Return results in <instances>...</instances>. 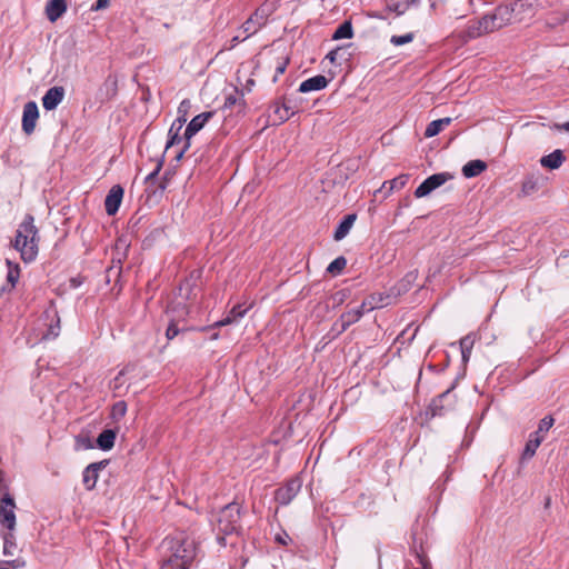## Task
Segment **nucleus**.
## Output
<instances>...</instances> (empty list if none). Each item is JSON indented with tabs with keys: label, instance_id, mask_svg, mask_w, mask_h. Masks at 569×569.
I'll list each match as a JSON object with an SVG mask.
<instances>
[{
	"label": "nucleus",
	"instance_id": "18",
	"mask_svg": "<svg viewBox=\"0 0 569 569\" xmlns=\"http://www.w3.org/2000/svg\"><path fill=\"white\" fill-rule=\"evenodd\" d=\"M186 112L182 116H179L171 124L169 132H168V140L166 143V151L169 150L174 144L180 143L183 138L179 136L180 130L182 129L183 124L186 123Z\"/></svg>",
	"mask_w": 569,
	"mask_h": 569
},
{
	"label": "nucleus",
	"instance_id": "56",
	"mask_svg": "<svg viewBox=\"0 0 569 569\" xmlns=\"http://www.w3.org/2000/svg\"><path fill=\"white\" fill-rule=\"evenodd\" d=\"M288 63H289V58H286V59H283L282 61H279V62H278V64H277V67H276V76H274V78H276L277 76H279V74L284 73V71H286V69H287Z\"/></svg>",
	"mask_w": 569,
	"mask_h": 569
},
{
	"label": "nucleus",
	"instance_id": "17",
	"mask_svg": "<svg viewBox=\"0 0 569 569\" xmlns=\"http://www.w3.org/2000/svg\"><path fill=\"white\" fill-rule=\"evenodd\" d=\"M247 311H248V308H244L242 305H236L231 308V310L229 311V313L227 315L226 318H223L219 321H216L212 326L203 327V328H201V330L206 331L211 328H219V327L230 325V323L237 321L238 319L243 318L246 316Z\"/></svg>",
	"mask_w": 569,
	"mask_h": 569
},
{
	"label": "nucleus",
	"instance_id": "24",
	"mask_svg": "<svg viewBox=\"0 0 569 569\" xmlns=\"http://www.w3.org/2000/svg\"><path fill=\"white\" fill-rule=\"evenodd\" d=\"M329 80L322 76L317 74L315 77H311L305 81L301 82L299 87L300 92H309V91H316L321 90L327 87Z\"/></svg>",
	"mask_w": 569,
	"mask_h": 569
},
{
	"label": "nucleus",
	"instance_id": "39",
	"mask_svg": "<svg viewBox=\"0 0 569 569\" xmlns=\"http://www.w3.org/2000/svg\"><path fill=\"white\" fill-rule=\"evenodd\" d=\"M100 93H106V98L109 99L117 93V79L112 76H108L102 86L100 87Z\"/></svg>",
	"mask_w": 569,
	"mask_h": 569
},
{
	"label": "nucleus",
	"instance_id": "62",
	"mask_svg": "<svg viewBox=\"0 0 569 569\" xmlns=\"http://www.w3.org/2000/svg\"><path fill=\"white\" fill-rule=\"evenodd\" d=\"M406 4H408V9L411 7V6H418L420 0H406L403 1Z\"/></svg>",
	"mask_w": 569,
	"mask_h": 569
},
{
	"label": "nucleus",
	"instance_id": "46",
	"mask_svg": "<svg viewBox=\"0 0 569 569\" xmlns=\"http://www.w3.org/2000/svg\"><path fill=\"white\" fill-rule=\"evenodd\" d=\"M538 190V182L533 178H528L522 182L521 191L525 196H529Z\"/></svg>",
	"mask_w": 569,
	"mask_h": 569
},
{
	"label": "nucleus",
	"instance_id": "34",
	"mask_svg": "<svg viewBox=\"0 0 569 569\" xmlns=\"http://www.w3.org/2000/svg\"><path fill=\"white\" fill-rule=\"evenodd\" d=\"M369 308L368 310H373L377 308H383L391 303V296L382 292L372 293L369 296Z\"/></svg>",
	"mask_w": 569,
	"mask_h": 569
},
{
	"label": "nucleus",
	"instance_id": "6",
	"mask_svg": "<svg viewBox=\"0 0 569 569\" xmlns=\"http://www.w3.org/2000/svg\"><path fill=\"white\" fill-rule=\"evenodd\" d=\"M493 31L492 21L488 19L487 14H483L480 18L470 19L466 27L458 32V38L466 43Z\"/></svg>",
	"mask_w": 569,
	"mask_h": 569
},
{
	"label": "nucleus",
	"instance_id": "63",
	"mask_svg": "<svg viewBox=\"0 0 569 569\" xmlns=\"http://www.w3.org/2000/svg\"><path fill=\"white\" fill-rule=\"evenodd\" d=\"M253 84H254V80L249 79V80L247 81V84H246V87L243 88V90H244V91H250V90H251V86H253Z\"/></svg>",
	"mask_w": 569,
	"mask_h": 569
},
{
	"label": "nucleus",
	"instance_id": "28",
	"mask_svg": "<svg viewBox=\"0 0 569 569\" xmlns=\"http://www.w3.org/2000/svg\"><path fill=\"white\" fill-rule=\"evenodd\" d=\"M409 179L410 174L401 173L389 181H385L382 189H386V196L390 194L393 190L402 189L408 183Z\"/></svg>",
	"mask_w": 569,
	"mask_h": 569
},
{
	"label": "nucleus",
	"instance_id": "52",
	"mask_svg": "<svg viewBox=\"0 0 569 569\" xmlns=\"http://www.w3.org/2000/svg\"><path fill=\"white\" fill-rule=\"evenodd\" d=\"M346 330H342L341 329V322L339 321V319L332 325L331 327V330H330V333H332V337L331 339H335L337 338L338 336H340L342 332H345Z\"/></svg>",
	"mask_w": 569,
	"mask_h": 569
},
{
	"label": "nucleus",
	"instance_id": "49",
	"mask_svg": "<svg viewBox=\"0 0 569 569\" xmlns=\"http://www.w3.org/2000/svg\"><path fill=\"white\" fill-rule=\"evenodd\" d=\"M163 161H164V159H163V156H162V157L160 158V160L158 161V163H157V166H156L154 170H153L152 172H150V173L146 177V182H149V181H151V180H153V179H156V178L158 177L159 172H160V171H161V169H162Z\"/></svg>",
	"mask_w": 569,
	"mask_h": 569
},
{
	"label": "nucleus",
	"instance_id": "58",
	"mask_svg": "<svg viewBox=\"0 0 569 569\" xmlns=\"http://www.w3.org/2000/svg\"><path fill=\"white\" fill-rule=\"evenodd\" d=\"M178 310L181 315H188V307L184 302H178L174 307H172V311Z\"/></svg>",
	"mask_w": 569,
	"mask_h": 569
},
{
	"label": "nucleus",
	"instance_id": "31",
	"mask_svg": "<svg viewBox=\"0 0 569 569\" xmlns=\"http://www.w3.org/2000/svg\"><path fill=\"white\" fill-rule=\"evenodd\" d=\"M459 345L461 351V360L466 366L471 357V350L475 345V337L472 335H467L460 339Z\"/></svg>",
	"mask_w": 569,
	"mask_h": 569
},
{
	"label": "nucleus",
	"instance_id": "60",
	"mask_svg": "<svg viewBox=\"0 0 569 569\" xmlns=\"http://www.w3.org/2000/svg\"><path fill=\"white\" fill-rule=\"evenodd\" d=\"M59 322H60V320L58 319V320H57V326H56V327L50 326V333H51L53 337H57V336L59 335V332L54 330L56 328H57V329H59Z\"/></svg>",
	"mask_w": 569,
	"mask_h": 569
},
{
	"label": "nucleus",
	"instance_id": "30",
	"mask_svg": "<svg viewBox=\"0 0 569 569\" xmlns=\"http://www.w3.org/2000/svg\"><path fill=\"white\" fill-rule=\"evenodd\" d=\"M244 90H239L237 87L232 88V92L226 94L223 107H233L239 104L240 107L247 106V101L243 99Z\"/></svg>",
	"mask_w": 569,
	"mask_h": 569
},
{
	"label": "nucleus",
	"instance_id": "20",
	"mask_svg": "<svg viewBox=\"0 0 569 569\" xmlns=\"http://www.w3.org/2000/svg\"><path fill=\"white\" fill-rule=\"evenodd\" d=\"M117 429H104L102 430L96 440V446L102 451H109L114 447Z\"/></svg>",
	"mask_w": 569,
	"mask_h": 569
},
{
	"label": "nucleus",
	"instance_id": "55",
	"mask_svg": "<svg viewBox=\"0 0 569 569\" xmlns=\"http://www.w3.org/2000/svg\"><path fill=\"white\" fill-rule=\"evenodd\" d=\"M6 563L9 565L12 569H19L26 566V561L22 558L6 561Z\"/></svg>",
	"mask_w": 569,
	"mask_h": 569
},
{
	"label": "nucleus",
	"instance_id": "3",
	"mask_svg": "<svg viewBox=\"0 0 569 569\" xmlns=\"http://www.w3.org/2000/svg\"><path fill=\"white\" fill-rule=\"evenodd\" d=\"M39 230L34 226V217L26 214L19 224L12 246L20 252V258L29 263L37 259L39 251Z\"/></svg>",
	"mask_w": 569,
	"mask_h": 569
},
{
	"label": "nucleus",
	"instance_id": "16",
	"mask_svg": "<svg viewBox=\"0 0 569 569\" xmlns=\"http://www.w3.org/2000/svg\"><path fill=\"white\" fill-rule=\"evenodd\" d=\"M351 296V289L349 288H342L340 290H337L329 296L326 297L323 300L325 310H335L342 306Z\"/></svg>",
	"mask_w": 569,
	"mask_h": 569
},
{
	"label": "nucleus",
	"instance_id": "47",
	"mask_svg": "<svg viewBox=\"0 0 569 569\" xmlns=\"http://www.w3.org/2000/svg\"><path fill=\"white\" fill-rule=\"evenodd\" d=\"M345 52H346V48H345V47H338V48H336V49L331 50V51L326 56V58H327L331 63H337L339 58H343Z\"/></svg>",
	"mask_w": 569,
	"mask_h": 569
},
{
	"label": "nucleus",
	"instance_id": "9",
	"mask_svg": "<svg viewBox=\"0 0 569 569\" xmlns=\"http://www.w3.org/2000/svg\"><path fill=\"white\" fill-rule=\"evenodd\" d=\"M201 277V270H192L179 284L178 295L183 301H190L196 298L194 289Z\"/></svg>",
	"mask_w": 569,
	"mask_h": 569
},
{
	"label": "nucleus",
	"instance_id": "35",
	"mask_svg": "<svg viewBox=\"0 0 569 569\" xmlns=\"http://www.w3.org/2000/svg\"><path fill=\"white\" fill-rule=\"evenodd\" d=\"M352 37V23L350 20H346L335 30L332 34V40L351 39Z\"/></svg>",
	"mask_w": 569,
	"mask_h": 569
},
{
	"label": "nucleus",
	"instance_id": "5",
	"mask_svg": "<svg viewBox=\"0 0 569 569\" xmlns=\"http://www.w3.org/2000/svg\"><path fill=\"white\" fill-rule=\"evenodd\" d=\"M2 476L3 471L0 469V525L7 530L14 531L17 526L16 501Z\"/></svg>",
	"mask_w": 569,
	"mask_h": 569
},
{
	"label": "nucleus",
	"instance_id": "64",
	"mask_svg": "<svg viewBox=\"0 0 569 569\" xmlns=\"http://www.w3.org/2000/svg\"><path fill=\"white\" fill-rule=\"evenodd\" d=\"M558 128H559V129H562V130H565V131H567V132H569V121H568V122H565V123H563V124H561V126H558Z\"/></svg>",
	"mask_w": 569,
	"mask_h": 569
},
{
	"label": "nucleus",
	"instance_id": "25",
	"mask_svg": "<svg viewBox=\"0 0 569 569\" xmlns=\"http://www.w3.org/2000/svg\"><path fill=\"white\" fill-rule=\"evenodd\" d=\"M488 168L487 162L480 159L470 160L462 167V174L465 178L470 179L478 177Z\"/></svg>",
	"mask_w": 569,
	"mask_h": 569
},
{
	"label": "nucleus",
	"instance_id": "53",
	"mask_svg": "<svg viewBox=\"0 0 569 569\" xmlns=\"http://www.w3.org/2000/svg\"><path fill=\"white\" fill-rule=\"evenodd\" d=\"M110 4V0H97L94 4L91 6V11H99L108 8Z\"/></svg>",
	"mask_w": 569,
	"mask_h": 569
},
{
	"label": "nucleus",
	"instance_id": "29",
	"mask_svg": "<svg viewBox=\"0 0 569 569\" xmlns=\"http://www.w3.org/2000/svg\"><path fill=\"white\" fill-rule=\"evenodd\" d=\"M451 120H452L451 118L446 117V118H441V119L431 121L426 128L425 137L432 138V137L439 134L445 129L446 126L450 124Z\"/></svg>",
	"mask_w": 569,
	"mask_h": 569
},
{
	"label": "nucleus",
	"instance_id": "59",
	"mask_svg": "<svg viewBox=\"0 0 569 569\" xmlns=\"http://www.w3.org/2000/svg\"><path fill=\"white\" fill-rule=\"evenodd\" d=\"M368 308H369V299H366L362 301V303L358 308H356V310L362 311V316H363L366 311H369Z\"/></svg>",
	"mask_w": 569,
	"mask_h": 569
},
{
	"label": "nucleus",
	"instance_id": "7",
	"mask_svg": "<svg viewBox=\"0 0 569 569\" xmlns=\"http://www.w3.org/2000/svg\"><path fill=\"white\" fill-rule=\"evenodd\" d=\"M302 482L299 477L288 479L281 487L274 491V500L281 505H289L299 493Z\"/></svg>",
	"mask_w": 569,
	"mask_h": 569
},
{
	"label": "nucleus",
	"instance_id": "14",
	"mask_svg": "<svg viewBox=\"0 0 569 569\" xmlns=\"http://www.w3.org/2000/svg\"><path fill=\"white\" fill-rule=\"evenodd\" d=\"M214 113L216 111L210 110L194 116L184 130L183 140L191 141V138L206 126V123L214 116Z\"/></svg>",
	"mask_w": 569,
	"mask_h": 569
},
{
	"label": "nucleus",
	"instance_id": "40",
	"mask_svg": "<svg viewBox=\"0 0 569 569\" xmlns=\"http://www.w3.org/2000/svg\"><path fill=\"white\" fill-rule=\"evenodd\" d=\"M7 281L10 283L11 288H14L20 277V267L17 263H12L10 260H7Z\"/></svg>",
	"mask_w": 569,
	"mask_h": 569
},
{
	"label": "nucleus",
	"instance_id": "33",
	"mask_svg": "<svg viewBox=\"0 0 569 569\" xmlns=\"http://www.w3.org/2000/svg\"><path fill=\"white\" fill-rule=\"evenodd\" d=\"M408 10V4H406L403 1H395V0H388L387 7L385 9L386 14H381V19H387L388 14L393 12L396 17H400L405 14Z\"/></svg>",
	"mask_w": 569,
	"mask_h": 569
},
{
	"label": "nucleus",
	"instance_id": "50",
	"mask_svg": "<svg viewBox=\"0 0 569 569\" xmlns=\"http://www.w3.org/2000/svg\"><path fill=\"white\" fill-rule=\"evenodd\" d=\"M274 541L281 546H287L291 541V538L286 531H282L276 535Z\"/></svg>",
	"mask_w": 569,
	"mask_h": 569
},
{
	"label": "nucleus",
	"instance_id": "61",
	"mask_svg": "<svg viewBox=\"0 0 569 569\" xmlns=\"http://www.w3.org/2000/svg\"><path fill=\"white\" fill-rule=\"evenodd\" d=\"M80 284H81V281H80V280H78L77 278H71V280H70V286H71L72 288H78Z\"/></svg>",
	"mask_w": 569,
	"mask_h": 569
},
{
	"label": "nucleus",
	"instance_id": "12",
	"mask_svg": "<svg viewBox=\"0 0 569 569\" xmlns=\"http://www.w3.org/2000/svg\"><path fill=\"white\" fill-rule=\"evenodd\" d=\"M488 19L492 21V29L499 30L509 24L513 18V9L508 4H500L492 12L486 13Z\"/></svg>",
	"mask_w": 569,
	"mask_h": 569
},
{
	"label": "nucleus",
	"instance_id": "51",
	"mask_svg": "<svg viewBox=\"0 0 569 569\" xmlns=\"http://www.w3.org/2000/svg\"><path fill=\"white\" fill-rule=\"evenodd\" d=\"M448 366H449V360H447L446 363L440 365V366L433 365V363H429L427 366V370H429L431 372H435V373H441V372H443L448 368Z\"/></svg>",
	"mask_w": 569,
	"mask_h": 569
},
{
	"label": "nucleus",
	"instance_id": "43",
	"mask_svg": "<svg viewBox=\"0 0 569 569\" xmlns=\"http://www.w3.org/2000/svg\"><path fill=\"white\" fill-rule=\"evenodd\" d=\"M133 369H134L133 365L129 363V365L124 366L111 381V388L114 390L119 389L122 386V377L126 376L127 373L131 372Z\"/></svg>",
	"mask_w": 569,
	"mask_h": 569
},
{
	"label": "nucleus",
	"instance_id": "8",
	"mask_svg": "<svg viewBox=\"0 0 569 569\" xmlns=\"http://www.w3.org/2000/svg\"><path fill=\"white\" fill-rule=\"evenodd\" d=\"M453 176L449 172H439L429 176L425 179L415 190L416 198H423L429 196L433 190L445 184L448 180L452 179Z\"/></svg>",
	"mask_w": 569,
	"mask_h": 569
},
{
	"label": "nucleus",
	"instance_id": "23",
	"mask_svg": "<svg viewBox=\"0 0 569 569\" xmlns=\"http://www.w3.org/2000/svg\"><path fill=\"white\" fill-rule=\"evenodd\" d=\"M39 109H23L22 114V131L30 136L36 129V124L39 120Z\"/></svg>",
	"mask_w": 569,
	"mask_h": 569
},
{
	"label": "nucleus",
	"instance_id": "27",
	"mask_svg": "<svg viewBox=\"0 0 569 569\" xmlns=\"http://www.w3.org/2000/svg\"><path fill=\"white\" fill-rule=\"evenodd\" d=\"M411 551L416 558V561L420 566L419 568H412V569H431V562L423 549V546L421 542L418 546L416 538H413Z\"/></svg>",
	"mask_w": 569,
	"mask_h": 569
},
{
	"label": "nucleus",
	"instance_id": "1",
	"mask_svg": "<svg viewBox=\"0 0 569 569\" xmlns=\"http://www.w3.org/2000/svg\"><path fill=\"white\" fill-rule=\"evenodd\" d=\"M162 547L168 553L162 555L161 569H188L196 558V546L190 539H164Z\"/></svg>",
	"mask_w": 569,
	"mask_h": 569
},
{
	"label": "nucleus",
	"instance_id": "10",
	"mask_svg": "<svg viewBox=\"0 0 569 569\" xmlns=\"http://www.w3.org/2000/svg\"><path fill=\"white\" fill-rule=\"evenodd\" d=\"M290 110L291 109H268V111L259 118L258 122L262 123V129L270 126H280L296 114L295 111L290 112Z\"/></svg>",
	"mask_w": 569,
	"mask_h": 569
},
{
	"label": "nucleus",
	"instance_id": "45",
	"mask_svg": "<svg viewBox=\"0 0 569 569\" xmlns=\"http://www.w3.org/2000/svg\"><path fill=\"white\" fill-rule=\"evenodd\" d=\"M189 330V328H179L178 327V323L176 322L174 319H171L168 327H167V330H166V337L168 340H172L174 339L180 332H184Z\"/></svg>",
	"mask_w": 569,
	"mask_h": 569
},
{
	"label": "nucleus",
	"instance_id": "21",
	"mask_svg": "<svg viewBox=\"0 0 569 569\" xmlns=\"http://www.w3.org/2000/svg\"><path fill=\"white\" fill-rule=\"evenodd\" d=\"M357 220V213H348L346 214L341 221L338 223L335 232H333V239L336 241H340L343 238L347 237V234L350 232L355 221Z\"/></svg>",
	"mask_w": 569,
	"mask_h": 569
},
{
	"label": "nucleus",
	"instance_id": "38",
	"mask_svg": "<svg viewBox=\"0 0 569 569\" xmlns=\"http://www.w3.org/2000/svg\"><path fill=\"white\" fill-rule=\"evenodd\" d=\"M2 539H3V551H2L3 555L12 556L13 549L17 548L16 536H14L13 531L7 530L6 532H3Z\"/></svg>",
	"mask_w": 569,
	"mask_h": 569
},
{
	"label": "nucleus",
	"instance_id": "15",
	"mask_svg": "<svg viewBox=\"0 0 569 569\" xmlns=\"http://www.w3.org/2000/svg\"><path fill=\"white\" fill-rule=\"evenodd\" d=\"M124 190L120 184H114L104 199V210L108 216H114L122 202Z\"/></svg>",
	"mask_w": 569,
	"mask_h": 569
},
{
	"label": "nucleus",
	"instance_id": "19",
	"mask_svg": "<svg viewBox=\"0 0 569 569\" xmlns=\"http://www.w3.org/2000/svg\"><path fill=\"white\" fill-rule=\"evenodd\" d=\"M67 0H49L46 4V16L50 22H56L67 11Z\"/></svg>",
	"mask_w": 569,
	"mask_h": 569
},
{
	"label": "nucleus",
	"instance_id": "13",
	"mask_svg": "<svg viewBox=\"0 0 569 569\" xmlns=\"http://www.w3.org/2000/svg\"><path fill=\"white\" fill-rule=\"evenodd\" d=\"M109 465V460L92 462L82 471V483L87 490H93L99 478V471Z\"/></svg>",
	"mask_w": 569,
	"mask_h": 569
},
{
	"label": "nucleus",
	"instance_id": "48",
	"mask_svg": "<svg viewBox=\"0 0 569 569\" xmlns=\"http://www.w3.org/2000/svg\"><path fill=\"white\" fill-rule=\"evenodd\" d=\"M248 38L249 37H246V34L243 37L237 34L223 44L222 50H232L238 43L244 41Z\"/></svg>",
	"mask_w": 569,
	"mask_h": 569
},
{
	"label": "nucleus",
	"instance_id": "4",
	"mask_svg": "<svg viewBox=\"0 0 569 569\" xmlns=\"http://www.w3.org/2000/svg\"><path fill=\"white\" fill-rule=\"evenodd\" d=\"M463 376L465 371L462 372V375L457 376V378L443 392L431 399L430 403L428 405L425 411L427 420H431L436 417H443L448 412L455 410L457 403V396L453 393V390L458 386L459 379L462 378Z\"/></svg>",
	"mask_w": 569,
	"mask_h": 569
},
{
	"label": "nucleus",
	"instance_id": "54",
	"mask_svg": "<svg viewBox=\"0 0 569 569\" xmlns=\"http://www.w3.org/2000/svg\"><path fill=\"white\" fill-rule=\"evenodd\" d=\"M190 146H191V141L184 140L183 147L174 156V160L177 162H179L182 159L183 154L187 152V150L190 148Z\"/></svg>",
	"mask_w": 569,
	"mask_h": 569
},
{
	"label": "nucleus",
	"instance_id": "42",
	"mask_svg": "<svg viewBox=\"0 0 569 569\" xmlns=\"http://www.w3.org/2000/svg\"><path fill=\"white\" fill-rule=\"evenodd\" d=\"M126 413H127V403L123 400H120V401L113 403V406L111 407L110 417L113 420H120L121 418H123L126 416Z\"/></svg>",
	"mask_w": 569,
	"mask_h": 569
},
{
	"label": "nucleus",
	"instance_id": "2",
	"mask_svg": "<svg viewBox=\"0 0 569 569\" xmlns=\"http://www.w3.org/2000/svg\"><path fill=\"white\" fill-rule=\"evenodd\" d=\"M244 513L246 509L237 499L227 503L219 510L217 520V542L221 547L227 546V536H243L241 518Z\"/></svg>",
	"mask_w": 569,
	"mask_h": 569
},
{
	"label": "nucleus",
	"instance_id": "36",
	"mask_svg": "<svg viewBox=\"0 0 569 569\" xmlns=\"http://www.w3.org/2000/svg\"><path fill=\"white\" fill-rule=\"evenodd\" d=\"M542 442V439L541 438H533L531 436H529V439L525 446V449L522 451V455H521V459L522 460H529L531 459L535 455H536V451L538 449V447L541 445Z\"/></svg>",
	"mask_w": 569,
	"mask_h": 569
},
{
	"label": "nucleus",
	"instance_id": "41",
	"mask_svg": "<svg viewBox=\"0 0 569 569\" xmlns=\"http://www.w3.org/2000/svg\"><path fill=\"white\" fill-rule=\"evenodd\" d=\"M347 266V259L343 256L337 257L327 267V272L333 276L339 274Z\"/></svg>",
	"mask_w": 569,
	"mask_h": 569
},
{
	"label": "nucleus",
	"instance_id": "22",
	"mask_svg": "<svg viewBox=\"0 0 569 569\" xmlns=\"http://www.w3.org/2000/svg\"><path fill=\"white\" fill-rule=\"evenodd\" d=\"M566 161V156L562 150L556 149L551 153L543 156L540 159V163L543 168H548L550 170H556L561 167V164Z\"/></svg>",
	"mask_w": 569,
	"mask_h": 569
},
{
	"label": "nucleus",
	"instance_id": "57",
	"mask_svg": "<svg viewBox=\"0 0 569 569\" xmlns=\"http://www.w3.org/2000/svg\"><path fill=\"white\" fill-rule=\"evenodd\" d=\"M171 176H172V171L171 170H166L164 171L163 177L161 179V182L159 184V188L161 190H164L167 188V183L170 180Z\"/></svg>",
	"mask_w": 569,
	"mask_h": 569
},
{
	"label": "nucleus",
	"instance_id": "32",
	"mask_svg": "<svg viewBox=\"0 0 569 569\" xmlns=\"http://www.w3.org/2000/svg\"><path fill=\"white\" fill-rule=\"evenodd\" d=\"M362 318V311L351 309L340 315L339 321L341 329L347 330L351 325L358 322Z\"/></svg>",
	"mask_w": 569,
	"mask_h": 569
},
{
	"label": "nucleus",
	"instance_id": "37",
	"mask_svg": "<svg viewBox=\"0 0 569 569\" xmlns=\"http://www.w3.org/2000/svg\"><path fill=\"white\" fill-rule=\"evenodd\" d=\"M555 419L551 416L543 417L538 425V429L530 433L531 437L541 438L542 441L545 440L546 433L550 430V428L553 426Z\"/></svg>",
	"mask_w": 569,
	"mask_h": 569
},
{
	"label": "nucleus",
	"instance_id": "44",
	"mask_svg": "<svg viewBox=\"0 0 569 569\" xmlns=\"http://www.w3.org/2000/svg\"><path fill=\"white\" fill-rule=\"evenodd\" d=\"M413 39H415L413 32H408V33L401 34V36L393 34L390 38V43L396 47H399V46H403V44L412 42Z\"/></svg>",
	"mask_w": 569,
	"mask_h": 569
},
{
	"label": "nucleus",
	"instance_id": "11",
	"mask_svg": "<svg viewBox=\"0 0 569 569\" xmlns=\"http://www.w3.org/2000/svg\"><path fill=\"white\" fill-rule=\"evenodd\" d=\"M268 20L264 9L258 8L240 27L246 37L256 34Z\"/></svg>",
	"mask_w": 569,
	"mask_h": 569
},
{
	"label": "nucleus",
	"instance_id": "26",
	"mask_svg": "<svg viewBox=\"0 0 569 569\" xmlns=\"http://www.w3.org/2000/svg\"><path fill=\"white\" fill-rule=\"evenodd\" d=\"M63 87H51L42 98V107H57L63 99Z\"/></svg>",
	"mask_w": 569,
	"mask_h": 569
}]
</instances>
